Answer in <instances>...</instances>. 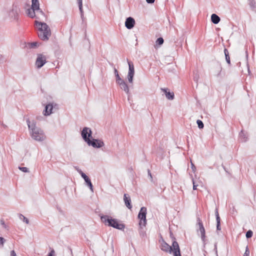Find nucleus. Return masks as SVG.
<instances>
[{"instance_id": "f257e3e1", "label": "nucleus", "mask_w": 256, "mask_h": 256, "mask_svg": "<svg viewBox=\"0 0 256 256\" xmlns=\"http://www.w3.org/2000/svg\"><path fill=\"white\" fill-rule=\"evenodd\" d=\"M26 122L32 139L38 142H42L45 140L46 136L43 130L36 126V122L34 120L30 121L29 118H27Z\"/></svg>"}, {"instance_id": "f03ea898", "label": "nucleus", "mask_w": 256, "mask_h": 256, "mask_svg": "<svg viewBox=\"0 0 256 256\" xmlns=\"http://www.w3.org/2000/svg\"><path fill=\"white\" fill-rule=\"evenodd\" d=\"M81 135L84 140L88 146H91L94 148H100L104 146V142L98 139L92 138V131L87 127H84L81 132Z\"/></svg>"}, {"instance_id": "7ed1b4c3", "label": "nucleus", "mask_w": 256, "mask_h": 256, "mask_svg": "<svg viewBox=\"0 0 256 256\" xmlns=\"http://www.w3.org/2000/svg\"><path fill=\"white\" fill-rule=\"evenodd\" d=\"M160 247L161 250L166 252L170 254L172 252L174 256H182L178 244L176 240H174L172 242V246H170L162 239Z\"/></svg>"}, {"instance_id": "20e7f679", "label": "nucleus", "mask_w": 256, "mask_h": 256, "mask_svg": "<svg viewBox=\"0 0 256 256\" xmlns=\"http://www.w3.org/2000/svg\"><path fill=\"white\" fill-rule=\"evenodd\" d=\"M36 25L38 28V36L39 38L44 40H48L51 35V31L48 26L44 22L35 21Z\"/></svg>"}, {"instance_id": "39448f33", "label": "nucleus", "mask_w": 256, "mask_h": 256, "mask_svg": "<svg viewBox=\"0 0 256 256\" xmlns=\"http://www.w3.org/2000/svg\"><path fill=\"white\" fill-rule=\"evenodd\" d=\"M101 219L103 222H108V225L109 226H112L120 230H124L125 228L124 224H118V220L116 219L112 218L108 216H101Z\"/></svg>"}, {"instance_id": "423d86ee", "label": "nucleus", "mask_w": 256, "mask_h": 256, "mask_svg": "<svg viewBox=\"0 0 256 256\" xmlns=\"http://www.w3.org/2000/svg\"><path fill=\"white\" fill-rule=\"evenodd\" d=\"M147 209L146 207H142L138 214V218L140 220V226H146V215Z\"/></svg>"}, {"instance_id": "0eeeda50", "label": "nucleus", "mask_w": 256, "mask_h": 256, "mask_svg": "<svg viewBox=\"0 0 256 256\" xmlns=\"http://www.w3.org/2000/svg\"><path fill=\"white\" fill-rule=\"evenodd\" d=\"M128 64V72L127 76L128 80L130 84L133 82V78L134 74V65L132 62L129 61L127 60Z\"/></svg>"}, {"instance_id": "6e6552de", "label": "nucleus", "mask_w": 256, "mask_h": 256, "mask_svg": "<svg viewBox=\"0 0 256 256\" xmlns=\"http://www.w3.org/2000/svg\"><path fill=\"white\" fill-rule=\"evenodd\" d=\"M197 224L196 226H198V228L197 229V232H200L201 234V238L202 240L204 242L205 238H206V231L204 228L203 226L202 222L200 218H197Z\"/></svg>"}, {"instance_id": "1a4fd4ad", "label": "nucleus", "mask_w": 256, "mask_h": 256, "mask_svg": "<svg viewBox=\"0 0 256 256\" xmlns=\"http://www.w3.org/2000/svg\"><path fill=\"white\" fill-rule=\"evenodd\" d=\"M46 62V57L44 55L42 54H38V58L36 62V65L38 68H41Z\"/></svg>"}, {"instance_id": "9d476101", "label": "nucleus", "mask_w": 256, "mask_h": 256, "mask_svg": "<svg viewBox=\"0 0 256 256\" xmlns=\"http://www.w3.org/2000/svg\"><path fill=\"white\" fill-rule=\"evenodd\" d=\"M18 12L19 8L13 4L12 6V8L9 12V16L10 18L16 20L18 18Z\"/></svg>"}, {"instance_id": "9b49d317", "label": "nucleus", "mask_w": 256, "mask_h": 256, "mask_svg": "<svg viewBox=\"0 0 256 256\" xmlns=\"http://www.w3.org/2000/svg\"><path fill=\"white\" fill-rule=\"evenodd\" d=\"M135 20L132 17H128L126 18L125 22V26L128 30L132 28L135 24Z\"/></svg>"}, {"instance_id": "f8f14e48", "label": "nucleus", "mask_w": 256, "mask_h": 256, "mask_svg": "<svg viewBox=\"0 0 256 256\" xmlns=\"http://www.w3.org/2000/svg\"><path fill=\"white\" fill-rule=\"evenodd\" d=\"M54 106L52 104H49L46 105L45 106L44 110L43 112V114L44 116H50L51 114H52V110H53Z\"/></svg>"}, {"instance_id": "ddd939ff", "label": "nucleus", "mask_w": 256, "mask_h": 256, "mask_svg": "<svg viewBox=\"0 0 256 256\" xmlns=\"http://www.w3.org/2000/svg\"><path fill=\"white\" fill-rule=\"evenodd\" d=\"M168 88H161V90L164 92L168 100H174V93L173 92H168Z\"/></svg>"}, {"instance_id": "4468645a", "label": "nucleus", "mask_w": 256, "mask_h": 256, "mask_svg": "<svg viewBox=\"0 0 256 256\" xmlns=\"http://www.w3.org/2000/svg\"><path fill=\"white\" fill-rule=\"evenodd\" d=\"M32 8H34V10H40V12L42 14H44L42 10L40 9V4L38 0H32Z\"/></svg>"}, {"instance_id": "2eb2a0df", "label": "nucleus", "mask_w": 256, "mask_h": 256, "mask_svg": "<svg viewBox=\"0 0 256 256\" xmlns=\"http://www.w3.org/2000/svg\"><path fill=\"white\" fill-rule=\"evenodd\" d=\"M75 170L81 175L82 177L84 179L86 183V184L90 180V178L84 173L82 171L78 168V166L74 167Z\"/></svg>"}, {"instance_id": "dca6fc26", "label": "nucleus", "mask_w": 256, "mask_h": 256, "mask_svg": "<svg viewBox=\"0 0 256 256\" xmlns=\"http://www.w3.org/2000/svg\"><path fill=\"white\" fill-rule=\"evenodd\" d=\"M124 200L126 207L130 210L132 208L130 198L125 194L124 196Z\"/></svg>"}, {"instance_id": "f3484780", "label": "nucleus", "mask_w": 256, "mask_h": 256, "mask_svg": "<svg viewBox=\"0 0 256 256\" xmlns=\"http://www.w3.org/2000/svg\"><path fill=\"white\" fill-rule=\"evenodd\" d=\"M36 10H34V8H32V7L30 8H28L26 10V14L29 17L31 18H34L36 17L35 11Z\"/></svg>"}, {"instance_id": "a211bd4d", "label": "nucleus", "mask_w": 256, "mask_h": 256, "mask_svg": "<svg viewBox=\"0 0 256 256\" xmlns=\"http://www.w3.org/2000/svg\"><path fill=\"white\" fill-rule=\"evenodd\" d=\"M220 18L216 14H213L211 16V21L214 24H218L220 22Z\"/></svg>"}, {"instance_id": "6ab92c4d", "label": "nucleus", "mask_w": 256, "mask_h": 256, "mask_svg": "<svg viewBox=\"0 0 256 256\" xmlns=\"http://www.w3.org/2000/svg\"><path fill=\"white\" fill-rule=\"evenodd\" d=\"M240 140L241 142H246L248 140L247 134L242 130L239 134Z\"/></svg>"}, {"instance_id": "aec40b11", "label": "nucleus", "mask_w": 256, "mask_h": 256, "mask_svg": "<svg viewBox=\"0 0 256 256\" xmlns=\"http://www.w3.org/2000/svg\"><path fill=\"white\" fill-rule=\"evenodd\" d=\"M120 86V88L122 89V90H124L126 93V94H128V96H129L130 93L129 88H128L127 84L126 82H124L123 84H122Z\"/></svg>"}, {"instance_id": "412c9836", "label": "nucleus", "mask_w": 256, "mask_h": 256, "mask_svg": "<svg viewBox=\"0 0 256 256\" xmlns=\"http://www.w3.org/2000/svg\"><path fill=\"white\" fill-rule=\"evenodd\" d=\"M78 8L80 13V18H82V21L84 22L86 18L84 16V13L82 9V4H78Z\"/></svg>"}, {"instance_id": "4be33fe9", "label": "nucleus", "mask_w": 256, "mask_h": 256, "mask_svg": "<svg viewBox=\"0 0 256 256\" xmlns=\"http://www.w3.org/2000/svg\"><path fill=\"white\" fill-rule=\"evenodd\" d=\"M224 53L225 55L226 60L228 64H230V58L229 56V53L228 51L226 48H224Z\"/></svg>"}, {"instance_id": "5701e85b", "label": "nucleus", "mask_w": 256, "mask_h": 256, "mask_svg": "<svg viewBox=\"0 0 256 256\" xmlns=\"http://www.w3.org/2000/svg\"><path fill=\"white\" fill-rule=\"evenodd\" d=\"M249 5L251 8L254 10L256 8V3L254 0H248Z\"/></svg>"}, {"instance_id": "b1692460", "label": "nucleus", "mask_w": 256, "mask_h": 256, "mask_svg": "<svg viewBox=\"0 0 256 256\" xmlns=\"http://www.w3.org/2000/svg\"><path fill=\"white\" fill-rule=\"evenodd\" d=\"M38 43L37 42H33L28 44V46L30 48H34L38 46Z\"/></svg>"}, {"instance_id": "393cba45", "label": "nucleus", "mask_w": 256, "mask_h": 256, "mask_svg": "<svg viewBox=\"0 0 256 256\" xmlns=\"http://www.w3.org/2000/svg\"><path fill=\"white\" fill-rule=\"evenodd\" d=\"M19 218L20 220H22L26 224H28L29 223L28 220L26 217H25L24 216H23L22 214H20L19 215Z\"/></svg>"}, {"instance_id": "a878e982", "label": "nucleus", "mask_w": 256, "mask_h": 256, "mask_svg": "<svg viewBox=\"0 0 256 256\" xmlns=\"http://www.w3.org/2000/svg\"><path fill=\"white\" fill-rule=\"evenodd\" d=\"M196 124H197L199 128L202 129V128H204V124L202 120H197Z\"/></svg>"}, {"instance_id": "bb28decb", "label": "nucleus", "mask_w": 256, "mask_h": 256, "mask_svg": "<svg viewBox=\"0 0 256 256\" xmlns=\"http://www.w3.org/2000/svg\"><path fill=\"white\" fill-rule=\"evenodd\" d=\"M164 42V40L163 38L162 37H160L157 39V40L156 41V44L160 46L163 44Z\"/></svg>"}, {"instance_id": "cd10ccee", "label": "nucleus", "mask_w": 256, "mask_h": 256, "mask_svg": "<svg viewBox=\"0 0 256 256\" xmlns=\"http://www.w3.org/2000/svg\"><path fill=\"white\" fill-rule=\"evenodd\" d=\"M198 78H199V74H198V72H194V78H193L194 80V82H198Z\"/></svg>"}, {"instance_id": "c85d7f7f", "label": "nucleus", "mask_w": 256, "mask_h": 256, "mask_svg": "<svg viewBox=\"0 0 256 256\" xmlns=\"http://www.w3.org/2000/svg\"><path fill=\"white\" fill-rule=\"evenodd\" d=\"M252 234H253L251 230H248L246 232V238H252Z\"/></svg>"}, {"instance_id": "c756f323", "label": "nucleus", "mask_w": 256, "mask_h": 256, "mask_svg": "<svg viewBox=\"0 0 256 256\" xmlns=\"http://www.w3.org/2000/svg\"><path fill=\"white\" fill-rule=\"evenodd\" d=\"M125 82L124 81V80H123L122 78H118L116 80V82L119 84V86H121L122 84H123Z\"/></svg>"}, {"instance_id": "7c9ffc66", "label": "nucleus", "mask_w": 256, "mask_h": 256, "mask_svg": "<svg viewBox=\"0 0 256 256\" xmlns=\"http://www.w3.org/2000/svg\"><path fill=\"white\" fill-rule=\"evenodd\" d=\"M86 185L90 188V190L93 192H94V188H93V186L91 182V181H89L88 182H87Z\"/></svg>"}, {"instance_id": "2f4dec72", "label": "nucleus", "mask_w": 256, "mask_h": 256, "mask_svg": "<svg viewBox=\"0 0 256 256\" xmlns=\"http://www.w3.org/2000/svg\"><path fill=\"white\" fill-rule=\"evenodd\" d=\"M18 168L20 170H22V172H29L28 168H27L26 167H20V166H19Z\"/></svg>"}, {"instance_id": "473e14b6", "label": "nucleus", "mask_w": 256, "mask_h": 256, "mask_svg": "<svg viewBox=\"0 0 256 256\" xmlns=\"http://www.w3.org/2000/svg\"><path fill=\"white\" fill-rule=\"evenodd\" d=\"M216 230H221L220 228V220H216Z\"/></svg>"}, {"instance_id": "72a5a7b5", "label": "nucleus", "mask_w": 256, "mask_h": 256, "mask_svg": "<svg viewBox=\"0 0 256 256\" xmlns=\"http://www.w3.org/2000/svg\"><path fill=\"white\" fill-rule=\"evenodd\" d=\"M114 73L116 76V80L120 78V76H119L118 70L116 68H114Z\"/></svg>"}, {"instance_id": "f704fd0d", "label": "nucleus", "mask_w": 256, "mask_h": 256, "mask_svg": "<svg viewBox=\"0 0 256 256\" xmlns=\"http://www.w3.org/2000/svg\"><path fill=\"white\" fill-rule=\"evenodd\" d=\"M215 214H216V220H220V216L218 214V210L217 208L216 210Z\"/></svg>"}, {"instance_id": "c9c22d12", "label": "nucleus", "mask_w": 256, "mask_h": 256, "mask_svg": "<svg viewBox=\"0 0 256 256\" xmlns=\"http://www.w3.org/2000/svg\"><path fill=\"white\" fill-rule=\"evenodd\" d=\"M5 242H6V240L4 238L0 237V245H1L2 246H3Z\"/></svg>"}, {"instance_id": "e433bc0d", "label": "nucleus", "mask_w": 256, "mask_h": 256, "mask_svg": "<svg viewBox=\"0 0 256 256\" xmlns=\"http://www.w3.org/2000/svg\"><path fill=\"white\" fill-rule=\"evenodd\" d=\"M250 252L249 249H248V246H247L246 247V250H245V252H244V256H249V255H250Z\"/></svg>"}, {"instance_id": "4c0bfd02", "label": "nucleus", "mask_w": 256, "mask_h": 256, "mask_svg": "<svg viewBox=\"0 0 256 256\" xmlns=\"http://www.w3.org/2000/svg\"><path fill=\"white\" fill-rule=\"evenodd\" d=\"M5 60V58L2 54H0V64L3 63Z\"/></svg>"}, {"instance_id": "58836bf2", "label": "nucleus", "mask_w": 256, "mask_h": 256, "mask_svg": "<svg viewBox=\"0 0 256 256\" xmlns=\"http://www.w3.org/2000/svg\"><path fill=\"white\" fill-rule=\"evenodd\" d=\"M191 168L194 172L196 170V167L194 165V164L191 162Z\"/></svg>"}, {"instance_id": "ea45409f", "label": "nucleus", "mask_w": 256, "mask_h": 256, "mask_svg": "<svg viewBox=\"0 0 256 256\" xmlns=\"http://www.w3.org/2000/svg\"><path fill=\"white\" fill-rule=\"evenodd\" d=\"M192 183H193V190H196L197 189L198 184H196L194 179H192Z\"/></svg>"}, {"instance_id": "a19ab883", "label": "nucleus", "mask_w": 256, "mask_h": 256, "mask_svg": "<svg viewBox=\"0 0 256 256\" xmlns=\"http://www.w3.org/2000/svg\"><path fill=\"white\" fill-rule=\"evenodd\" d=\"M10 256H16V253L14 250H12L10 252Z\"/></svg>"}, {"instance_id": "79ce46f5", "label": "nucleus", "mask_w": 256, "mask_h": 256, "mask_svg": "<svg viewBox=\"0 0 256 256\" xmlns=\"http://www.w3.org/2000/svg\"><path fill=\"white\" fill-rule=\"evenodd\" d=\"M54 250H52L48 254V256H54Z\"/></svg>"}, {"instance_id": "37998d69", "label": "nucleus", "mask_w": 256, "mask_h": 256, "mask_svg": "<svg viewBox=\"0 0 256 256\" xmlns=\"http://www.w3.org/2000/svg\"><path fill=\"white\" fill-rule=\"evenodd\" d=\"M155 0H146V2L148 4H153L154 3Z\"/></svg>"}, {"instance_id": "c03bdc74", "label": "nucleus", "mask_w": 256, "mask_h": 256, "mask_svg": "<svg viewBox=\"0 0 256 256\" xmlns=\"http://www.w3.org/2000/svg\"><path fill=\"white\" fill-rule=\"evenodd\" d=\"M0 222H1V224L4 226V227L6 228V224H4V220H0Z\"/></svg>"}, {"instance_id": "a18cd8bd", "label": "nucleus", "mask_w": 256, "mask_h": 256, "mask_svg": "<svg viewBox=\"0 0 256 256\" xmlns=\"http://www.w3.org/2000/svg\"><path fill=\"white\" fill-rule=\"evenodd\" d=\"M221 69H222V68L220 66V68H219V72H218V73L217 74L218 76L220 75V74Z\"/></svg>"}, {"instance_id": "49530a36", "label": "nucleus", "mask_w": 256, "mask_h": 256, "mask_svg": "<svg viewBox=\"0 0 256 256\" xmlns=\"http://www.w3.org/2000/svg\"><path fill=\"white\" fill-rule=\"evenodd\" d=\"M148 176H150V178L152 179V174H151V172H150V170H148Z\"/></svg>"}, {"instance_id": "de8ad7c7", "label": "nucleus", "mask_w": 256, "mask_h": 256, "mask_svg": "<svg viewBox=\"0 0 256 256\" xmlns=\"http://www.w3.org/2000/svg\"><path fill=\"white\" fill-rule=\"evenodd\" d=\"M78 4H82V0H78Z\"/></svg>"}, {"instance_id": "09e8293b", "label": "nucleus", "mask_w": 256, "mask_h": 256, "mask_svg": "<svg viewBox=\"0 0 256 256\" xmlns=\"http://www.w3.org/2000/svg\"><path fill=\"white\" fill-rule=\"evenodd\" d=\"M246 57L248 58V52H247V51H246Z\"/></svg>"}]
</instances>
